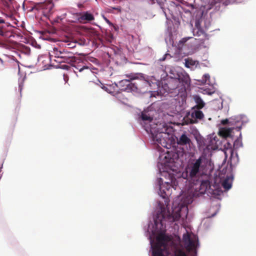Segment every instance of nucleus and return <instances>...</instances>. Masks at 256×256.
<instances>
[{"mask_svg": "<svg viewBox=\"0 0 256 256\" xmlns=\"http://www.w3.org/2000/svg\"><path fill=\"white\" fill-rule=\"evenodd\" d=\"M202 157L200 156L194 162H192L186 168V173L182 174V176L176 178L173 173H165L166 177L168 176V180L164 184H160V190L161 196L163 198L168 197L171 194V188L176 190L178 188L180 189L184 187L182 182L186 179L191 182H198L201 178L200 166L202 163Z\"/></svg>", "mask_w": 256, "mask_h": 256, "instance_id": "obj_1", "label": "nucleus"}, {"mask_svg": "<svg viewBox=\"0 0 256 256\" xmlns=\"http://www.w3.org/2000/svg\"><path fill=\"white\" fill-rule=\"evenodd\" d=\"M175 78H170L168 80V86L172 90H174L178 87L180 84L186 90V88L190 85V80L187 74H178Z\"/></svg>", "mask_w": 256, "mask_h": 256, "instance_id": "obj_2", "label": "nucleus"}, {"mask_svg": "<svg viewBox=\"0 0 256 256\" xmlns=\"http://www.w3.org/2000/svg\"><path fill=\"white\" fill-rule=\"evenodd\" d=\"M12 27L9 22L0 16V36L4 38H10L14 36L12 33Z\"/></svg>", "mask_w": 256, "mask_h": 256, "instance_id": "obj_3", "label": "nucleus"}, {"mask_svg": "<svg viewBox=\"0 0 256 256\" xmlns=\"http://www.w3.org/2000/svg\"><path fill=\"white\" fill-rule=\"evenodd\" d=\"M180 217V212L177 213L176 216H174L170 214H165V212L161 211L160 212L158 213L155 219L154 224L156 226H158V224H160L162 226L164 224V221L168 220L170 222H174L178 220Z\"/></svg>", "mask_w": 256, "mask_h": 256, "instance_id": "obj_4", "label": "nucleus"}, {"mask_svg": "<svg viewBox=\"0 0 256 256\" xmlns=\"http://www.w3.org/2000/svg\"><path fill=\"white\" fill-rule=\"evenodd\" d=\"M119 86L122 88L120 89L121 92H120L116 94H114L113 92V96H116V98H121V95H122V92H128L136 91L138 89L137 86L134 83H132L130 80H120L119 83Z\"/></svg>", "mask_w": 256, "mask_h": 256, "instance_id": "obj_5", "label": "nucleus"}, {"mask_svg": "<svg viewBox=\"0 0 256 256\" xmlns=\"http://www.w3.org/2000/svg\"><path fill=\"white\" fill-rule=\"evenodd\" d=\"M178 155L172 152H167L164 154V162L166 166L170 167L172 172L176 171V166H174V160Z\"/></svg>", "mask_w": 256, "mask_h": 256, "instance_id": "obj_6", "label": "nucleus"}, {"mask_svg": "<svg viewBox=\"0 0 256 256\" xmlns=\"http://www.w3.org/2000/svg\"><path fill=\"white\" fill-rule=\"evenodd\" d=\"M76 58L74 54L70 52H68L66 50H62V52L60 58L58 60H56L58 62H66L71 64L76 61Z\"/></svg>", "mask_w": 256, "mask_h": 256, "instance_id": "obj_7", "label": "nucleus"}, {"mask_svg": "<svg viewBox=\"0 0 256 256\" xmlns=\"http://www.w3.org/2000/svg\"><path fill=\"white\" fill-rule=\"evenodd\" d=\"M76 15L78 21L82 24L91 22L94 19V15L88 12L76 13Z\"/></svg>", "mask_w": 256, "mask_h": 256, "instance_id": "obj_8", "label": "nucleus"}, {"mask_svg": "<svg viewBox=\"0 0 256 256\" xmlns=\"http://www.w3.org/2000/svg\"><path fill=\"white\" fill-rule=\"evenodd\" d=\"M34 9L38 10H42L44 12H48L52 9V4L48 1L35 3Z\"/></svg>", "mask_w": 256, "mask_h": 256, "instance_id": "obj_9", "label": "nucleus"}, {"mask_svg": "<svg viewBox=\"0 0 256 256\" xmlns=\"http://www.w3.org/2000/svg\"><path fill=\"white\" fill-rule=\"evenodd\" d=\"M156 245L162 247L164 249H166L168 243L171 241V238L164 234H160L156 237Z\"/></svg>", "mask_w": 256, "mask_h": 256, "instance_id": "obj_10", "label": "nucleus"}, {"mask_svg": "<svg viewBox=\"0 0 256 256\" xmlns=\"http://www.w3.org/2000/svg\"><path fill=\"white\" fill-rule=\"evenodd\" d=\"M192 183L193 184L196 186V185H200L198 188H196L195 189L196 190L198 189V191L200 194H204L206 192L208 188L210 186V182L208 180H200V178L199 179L198 182V183H196V182H195L194 183V182H192Z\"/></svg>", "mask_w": 256, "mask_h": 256, "instance_id": "obj_11", "label": "nucleus"}, {"mask_svg": "<svg viewBox=\"0 0 256 256\" xmlns=\"http://www.w3.org/2000/svg\"><path fill=\"white\" fill-rule=\"evenodd\" d=\"M184 240L185 244H186V248L188 250H192L196 247V242L194 240L190 238L189 234L184 235Z\"/></svg>", "mask_w": 256, "mask_h": 256, "instance_id": "obj_12", "label": "nucleus"}, {"mask_svg": "<svg viewBox=\"0 0 256 256\" xmlns=\"http://www.w3.org/2000/svg\"><path fill=\"white\" fill-rule=\"evenodd\" d=\"M192 143L190 138L185 134H182L178 140V144L180 146L190 145Z\"/></svg>", "mask_w": 256, "mask_h": 256, "instance_id": "obj_13", "label": "nucleus"}, {"mask_svg": "<svg viewBox=\"0 0 256 256\" xmlns=\"http://www.w3.org/2000/svg\"><path fill=\"white\" fill-rule=\"evenodd\" d=\"M62 50L64 48H62L59 47H54L52 48V50H50L49 54L50 57L54 56L60 59V56H62Z\"/></svg>", "mask_w": 256, "mask_h": 256, "instance_id": "obj_14", "label": "nucleus"}, {"mask_svg": "<svg viewBox=\"0 0 256 256\" xmlns=\"http://www.w3.org/2000/svg\"><path fill=\"white\" fill-rule=\"evenodd\" d=\"M113 51L114 52V58L116 64H118V62L117 60L118 56L122 60H124L125 57L124 56V54L122 52V48H118L116 46H113Z\"/></svg>", "mask_w": 256, "mask_h": 256, "instance_id": "obj_15", "label": "nucleus"}, {"mask_svg": "<svg viewBox=\"0 0 256 256\" xmlns=\"http://www.w3.org/2000/svg\"><path fill=\"white\" fill-rule=\"evenodd\" d=\"M233 129V128H222L220 130L219 135L225 138L230 137Z\"/></svg>", "mask_w": 256, "mask_h": 256, "instance_id": "obj_16", "label": "nucleus"}, {"mask_svg": "<svg viewBox=\"0 0 256 256\" xmlns=\"http://www.w3.org/2000/svg\"><path fill=\"white\" fill-rule=\"evenodd\" d=\"M194 99L196 104L193 108H196L198 110H200L204 107L205 104L199 96H196L194 97Z\"/></svg>", "mask_w": 256, "mask_h": 256, "instance_id": "obj_17", "label": "nucleus"}, {"mask_svg": "<svg viewBox=\"0 0 256 256\" xmlns=\"http://www.w3.org/2000/svg\"><path fill=\"white\" fill-rule=\"evenodd\" d=\"M165 250L162 247L156 245L152 250V255L153 256H164L163 252Z\"/></svg>", "mask_w": 256, "mask_h": 256, "instance_id": "obj_18", "label": "nucleus"}, {"mask_svg": "<svg viewBox=\"0 0 256 256\" xmlns=\"http://www.w3.org/2000/svg\"><path fill=\"white\" fill-rule=\"evenodd\" d=\"M198 64V61L194 60L192 58H188L185 59V66L187 68H190L194 66H197Z\"/></svg>", "mask_w": 256, "mask_h": 256, "instance_id": "obj_19", "label": "nucleus"}, {"mask_svg": "<svg viewBox=\"0 0 256 256\" xmlns=\"http://www.w3.org/2000/svg\"><path fill=\"white\" fill-rule=\"evenodd\" d=\"M191 116L192 118L202 120L204 117V114L202 111L195 110L192 112Z\"/></svg>", "mask_w": 256, "mask_h": 256, "instance_id": "obj_20", "label": "nucleus"}, {"mask_svg": "<svg viewBox=\"0 0 256 256\" xmlns=\"http://www.w3.org/2000/svg\"><path fill=\"white\" fill-rule=\"evenodd\" d=\"M6 20V22H9L10 24V22H12L14 24H16V20L14 16L12 14H4V16H2Z\"/></svg>", "mask_w": 256, "mask_h": 256, "instance_id": "obj_21", "label": "nucleus"}, {"mask_svg": "<svg viewBox=\"0 0 256 256\" xmlns=\"http://www.w3.org/2000/svg\"><path fill=\"white\" fill-rule=\"evenodd\" d=\"M222 186L226 190H230L232 187V183L228 178H226L222 182Z\"/></svg>", "mask_w": 256, "mask_h": 256, "instance_id": "obj_22", "label": "nucleus"}, {"mask_svg": "<svg viewBox=\"0 0 256 256\" xmlns=\"http://www.w3.org/2000/svg\"><path fill=\"white\" fill-rule=\"evenodd\" d=\"M153 135V139L154 140H156L157 142L159 144H160L162 146H164L162 144V140H164L162 139V132H159L158 134H156L155 136L154 134Z\"/></svg>", "mask_w": 256, "mask_h": 256, "instance_id": "obj_23", "label": "nucleus"}, {"mask_svg": "<svg viewBox=\"0 0 256 256\" xmlns=\"http://www.w3.org/2000/svg\"><path fill=\"white\" fill-rule=\"evenodd\" d=\"M101 88L108 94L112 92V86L110 84H101Z\"/></svg>", "mask_w": 256, "mask_h": 256, "instance_id": "obj_24", "label": "nucleus"}, {"mask_svg": "<svg viewBox=\"0 0 256 256\" xmlns=\"http://www.w3.org/2000/svg\"><path fill=\"white\" fill-rule=\"evenodd\" d=\"M174 256H186V255L182 250L176 249L174 252Z\"/></svg>", "mask_w": 256, "mask_h": 256, "instance_id": "obj_25", "label": "nucleus"}, {"mask_svg": "<svg viewBox=\"0 0 256 256\" xmlns=\"http://www.w3.org/2000/svg\"><path fill=\"white\" fill-rule=\"evenodd\" d=\"M141 117L143 120L152 121V118H150L145 113H142Z\"/></svg>", "mask_w": 256, "mask_h": 256, "instance_id": "obj_26", "label": "nucleus"}, {"mask_svg": "<svg viewBox=\"0 0 256 256\" xmlns=\"http://www.w3.org/2000/svg\"><path fill=\"white\" fill-rule=\"evenodd\" d=\"M210 76L208 74H204L202 76V83L206 84L208 80L210 79Z\"/></svg>", "mask_w": 256, "mask_h": 256, "instance_id": "obj_27", "label": "nucleus"}, {"mask_svg": "<svg viewBox=\"0 0 256 256\" xmlns=\"http://www.w3.org/2000/svg\"><path fill=\"white\" fill-rule=\"evenodd\" d=\"M189 38H184L180 40L178 42V46L180 47V44H184Z\"/></svg>", "mask_w": 256, "mask_h": 256, "instance_id": "obj_28", "label": "nucleus"}, {"mask_svg": "<svg viewBox=\"0 0 256 256\" xmlns=\"http://www.w3.org/2000/svg\"><path fill=\"white\" fill-rule=\"evenodd\" d=\"M228 123V119H224L222 120L221 121V124L223 125H226Z\"/></svg>", "mask_w": 256, "mask_h": 256, "instance_id": "obj_29", "label": "nucleus"}, {"mask_svg": "<svg viewBox=\"0 0 256 256\" xmlns=\"http://www.w3.org/2000/svg\"><path fill=\"white\" fill-rule=\"evenodd\" d=\"M103 18L104 19V20L106 21V22L108 24L110 25L112 24V22L110 20H109L106 16H103Z\"/></svg>", "mask_w": 256, "mask_h": 256, "instance_id": "obj_30", "label": "nucleus"}, {"mask_svg": "<svg viewBox=\"0 0 256 256\" xmlns=\"http://www.w3.org/2000/svg\"><path fill=\"white\" fill-rule=\"evenodd\" d=\"M62 67L64 69H68L70 68L66 64L62 65Z\"/></svg>", "mask_w": 256, "mask_h": 256, "instance_id": "obj_31", "label": "nucleus"}, {"mask_svg": "<svg viewBox=\"0 0 256 256\" xmlns=\"http://www.w3.org/2000/svg\"><path fill=\"white\" fill-rule=\"evenodd\" d=\"M0 62H1L2 64H3V63H4V62L1 58H0Z\"/></svg>", "mask_w": 256, "mask_h": 256, "instance_id": "obj_32", "label": "nucleus"}, {"mask_svg": "<svg viewBox=\"0 0 256 256\" xmlns=\"http://www.w3.org/2000/svg\"><path fill=\"white\" fill-rule=\"evenodd\" d=\"M112 27H113V28L115 30H116V27L113 24L112 26Z\"/></svg>", "mask_w": 256, "mask_h": 256, "instance_id": "obj_33", "label": "nucleus"}, {"mask_svg": "<svg viewBox=\"0 0 256 256\" xmlns=\"http://www.w3.org/2000/svg\"><path fill=\"white\" fill-rule=\"evenodd\" d=\"M84 68H80V70H79V71H80V72H82V70Z\"/></svg>", "mask_w": 256, "mask_h": 256, "instance_id": "obj_34", "label": "nucleus"}, {"mask_svg": "<svg viewBox=\"0 0 256 256\" xmlns=\"http://www.w3.org/2000/svg\"><path fill=\"white\" fill-rule=\"evenodd\" d=\"M194 120H191V121H190V123L193 124V123H194Z\"/></svg>", "mask_w": 256, "mask_h": 256, "instance_id": "obj_35", "label": "nucleus"}, {"mask_svg": "<svg viewBox=\"0 0 256 256\" xmlns=\"http://www.w3.org/2000/svg\"><path fill=\"white\" fill-rule=\"evenodd\" d=\"M165 60V58H163L161 60Z\"/></svg>", "mask_w": 256, "mask_h": 256, "instance_id": "obj_36", "label": "nucleus"}, {"mask_svg": "<svg viewBox=\"0 0 256 256\" xmlns=\"http://www.w3.org/2000/svg\"><path fill=\"white\" fill-rule=\"evenodd\" d=\"M229 150H230V152H232V149H230Z\"/></svg>", "mask_w": 256, "mask_h": 256, "instance_id": "obj_37", "label": "nucleus"}, {"mask_svg": "<svg viewBox=\"0 0 256 256\" xmlns=\"http://www.w3.org/2000/svg\"><path fill=\"white\" fill-rule=\"evenodd\" d=\"M113 10H116V8H112Z\"/></svg>", "mask_w": 256, "mask_h": 256, "instance_id": "obj_38", "label": "nucleus"}, {"mask_svg": "<svg viewBox=\"0 0 256 256\" xmlns=\"http://www.w3.org/2000/svg\"><path fill=\"white\" fill-rule=\"evenodd\" d=\"M130 79H131V80H134V78H130Z\"/></svg>", "mask_w": 256, "mask_h": 256, "instance_id": "obj_39", "label": "nucleus"}, {"mask_svg": "<svg viewBox=\"0 0 256 256\" xmlns=\"http://www.w3.org/2000/svg\"><path fill=\"white\" fill-rule=\"evenodd\" d=\"M191 6H192V8H194V6H193V5H192Z\"/></svg>", "mask_w": 256, "mask_h": 256, "instance_id": "obj_40", "label": "nucleus"}]
</instances>
